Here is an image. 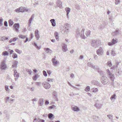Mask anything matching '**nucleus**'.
Segmentation results:
<instances>
[{
	"label": "nucleus",
	"instance_id": "f257e3e1",
	"mask_svg": "<svg viewBox=\"0 0 122 122\" xmlns=\"http://www.w3.org/2000/svg\"><path fill=\"white\" fill-rule=\"evenodd\" d=\"M85 29L83 28L82 29L78 28L76 32V34H79L81 36V37L83 39H85L87 37L89 36L90 35L91 31L87 30H86L85 34L84 33V31Z\"/></svg>",
	"mask_w": 122,
	"mask_h": 122
},
{
	"label": "nucleus",
	"instance_id": "f03ea898",
	"mask_svg": "<svg viewBox=\"0 0 122 122\" xmlns=\"http://www.w3.org/2000/svg\"><path fill=\"white\" fill-rule=\"evenodd\" d=\"M101 81L102 83L105 85L109 82L108 80L107 77L105 76H102L101 78Z\"/></svg>",
	"mask_w": 122,
	"mask_h": 122
},
{
	"label": "nucleus",
	"instance_id": "7ed1b4c3",
	"mask_svg": "<svg viewBox=\"0 0 122 122\" xmlns=\"http://www.w3.org/2000/svg\"><path fill=\"white\" fill-rule=\"evenodd\" d=\"M99 44V41L98 40H93L91 42L92 46L95 48H96L98 47Z\"/></svg>",
	"mask_w": 122,
	"mask_h": 122
},
{
	"label": "nucleus",
	"instance_id": "20e7f679",
	"mask_svg": "<svg viewBox=\"0 0 122 122\" xmlns=\"http://www.w3.org/2000/svg\"><path fill=\"white\" fill-rule=\"evenodd\" d=\"M97 54L99 56H102L103 55L104 51L102 47H100L96 51Z\"/></svg>",
	"mask_w": 122,
	"mask_h": 122
},
{
	"label": "nucleus",
	"instance_id": "39448f33",
	"mask_svg": "<svg viewBox=\"0 0 122 122\" xmlns=\"http://www.w3.org/2000/svg\"><path fill=\"white\" fill-rule=\"evenodd\" d=\"M107 74L108 76L110 78L112 81H114V76L111 73L109 69H107L106 70Z\"/></svg>",
	"mask_w": 122,
	"mask_h": 122
},
{
	"label": "nucleus",
	"instance_id": "423d86ee",
	"mask_svg": "<svg viewBox=\"0 0 122 122\" xmlns=\"http://www.w3.org/2000/svg\"><path fill=\"white\" fill-rule=\"evenodd\" d=\"M7 67V65L5 63V60L2 61L0 65V68L2 70H5Z\"/></svg>",
	"mask_w": 122,
	"mask_h": 122
},
{
	"label": "nucleus",
	"instance_id": "0eeeda50",
	"mask_svg": "<svg viewBox=\"0 0 122 122\" xmlns=\"http://www.w3.org/2000/svg\"><path fill=\"white\" fill-rule=\"evenodd\" d=\"M56 57L53 58L51 59V61L53 65L54 66H56L59 63V61H57L56 58Z\"/></svg>",
	"mask_w": 122,
	"mask_h": 122
},
{
	"label": "nucleus",
	"instance_id": "6e6552de",
	"mask_svg": "<svg viewBox=\"0 0 122 122\" xmlns=\"http://www.w3.org/2000/svg\"><path fill=\"white\" fill-rule=\"evenodd\" d=\"M42 85L46 89H49L51 86V85L48 82H44L43 83Z\"/></svg>",
	"mask_w": 122,
	"mask_h": 122
},
{
	"label": "nucleus",
	"instance_id": "1a4fd4ad",
	"mask_svg": "<svg viewBox=\"0 0 122 122\" xmlns=\"http://www.w3.org/2000/svg\"><path fill=\"white\" fill-rule=\"evenodd\" d=\"M118 41V40L117 39H113L112 40L111 42H109L108 43V45L109 46H112L114 44L117 43Z\"/></svg>",
	"mask_w": 122,
	"mask_h": 122
},
{
	"label": "nucleus",
	"instance_id": "9d476101",
	"mask_svg": "<svg viewBox=\"0 0 122 122\" xmlns=\"http://www.w3.org/2000/svg\"><path fill=\"white\" fill-rule=\"evenodd\" d=\"M14 77H15V81H16L18 79L19 77V73L17 72L16 70L15 69H14Z\"/></svg>",
	"mask_w": 122,
	"mask_h": 122
},
{
	"label": "nucleus",
	"instance_id": "9b49d317",
	"mask_svg": "<svg viewBox=\"0 0 122 122\" xmlns=\"http://www.w3.org/2000/svg\"><path fill=\"white\" fill-rule=\"evenodd\" d=\"M91 83L92 84L95 85L99 86H102V85L98 81L95 80H92L91 81Z\"/></svg>",
	"mask_w": 122,
	"mask_h": 122
},
{
	"label": "nucleus",
	"instance_id": "f8f14e48",
	"mask_svg": "<svg viewBox=\"0 0 122 122\" xmlns=\"http://www.w3.org/2000/svg\"><path fill=\"white\" fill-rule=\"evenodd\" d=\"M14 29L17 32H18L19 28V23H15L13 25Z\"/></svg>",
	"mask_w": 122,
	"mask_h": 122
},
{
	"label": "nucleus",
	"instance_id": "ddd939ff",
	"mask_svg": "<svg viewBox=\"0 0 122 122\" xmlns=\"http://www.w3.org/2000/svg\"><path fill=\"white\" fill-rule=\"evenodd\" d=\"M71 108L72 110L75 112H78L80 111L79 108L76 106H72Z\"/></svg>",
	"mask_w": 122,
	"mask_h": 122
},
{
	"label": "nucleus",
	"instance_id": "4468645a",
	"mask_svg": "<svg viewBox=\"0 0 122 122\" xmlns=\"http://www.w3.org/2000/svg\"><path fill=\"white\" fill-rule=\"evenodd\" d=\"M67 45L63 43L62 46V50L64 52H66L68 50Z\"/></svg>",
	"mask_w": 122,
	"mask_h": 122
},
{
	"label": "nucleus",
	"instance_id": "2eb2a0df",
	"mask_svg": "<svg viewBox=\"0 0 122 122\" xmlns=\"http://www.w3.org/2000/svg\"><path fill=\"white\" fill-rule=\"evenodd\" d=\"M44 49L45 52L49 54H51L52 52V51L49 48H44Z\"/></svg>",
	"mask_w": 122,
	"mask_h": 122
},
{
	"label": "nucleus",
	"instance_id": "dca6fc26",
	"mask_svg": "<svg viewBox=\"0 0 122 122\" xmlns=\"http://www.w3.org/2000/svg\"><path fill=\"white\" fill-rule=\"evenodd\" d=\"M18 63L17 61L15 60L14 61V63L12 66V68H16L17 67V65Z\"/></svg>",
	"mask_w": 122,
	"mask_h": 122
},
{
	"label": "nucleus",
	"instance_id": "f3484780",
	"mask_svg": "<svg viewBox=\"0 0 122 122\" xmlns=\"http://www.w3.org/2000/svg\"><path fill=\"white\" fill-rule=\"evenodd\" d=\"M117 96L116 94H114L111 96L110 98V99L112 102H114L115 100L116 99Z\"/></svg>",
	"mask_w": 122,
	"mask_h": 122
},
{
	"label": "nucleus",
	"instance_id": "a211bd4d",
	"mask_svg": "<svg viewBox=\"0 0 122 122\" xmlns=\"http://www.w3.org/2000/svg\"><path fill=\"white\" fill-rule=\"evenodd\" d=\"M95 106L97 108L100 109L101 108L102 105L100 103H97L95 104Z\"/></svg>",
	"mask_w": 122,
	"mask_h": 122
},
{
	"label": "nucleus",
	"instance_id": "6ab92c4d",
	"mask_svg": "<svg viewBox=\"0 0 122 122\" xmlns=\"http://www.w3.org/2000/svg\"><path fill=\"white\" fill-rule=\"evenodd\" d=\"M34 18V16L33 15H32L30 18L28 22V25L29 26H30L31 25V23L32 20Z\"/></svg>",
	"mask_w": 122,
	"mask_h": 122
},
{
	"label": "nucleus",
	"instance_id": "aec40b11",
	"mask_svg": "<svg viewBox=\"0 0 122 122\" xmlns=\"http://www.w3.org/2000/svg\"><path fill=\"white\" fill-rule=\"evenodd\" d=\"M39 105L40 106H42L43 105L44 103L43 99L42 98H40L39 99Z\"/></svg>",
	"mask_w": 122,
	"mask_h": 122
},
{
	"label": "nucleus",
	"instance_id": "412c9836",
	"mask_svg": "<svg viewBox=\"0 0 122 122\" xmlns=\"http://www.w3.org/2000/svg\"><path fill=\"white\" fill-rule=\"evenodd\" d=\"M35 36L37 40H38L40 37V35L39 34V31L38 30H35Z\"/></svg>",
	"mask_w": 122,
	"mask_h": 122
},
{
	"label": "nucleus",
	"instance_id": "4be33fe9",
	"mask_svg": "<svg viewBox=\"0 0 122 122\" xmlns=\"http://www.w3.org/2000/svg\"><path fill=\"white\" fill-rule=\"evenodd\" d=\"M57 5L58 7L61 8L62 7V3L61 1L60 0H58L57 1Z\"/></svg>",
	"mask_w": 122,
	"mask_h": 122
},
{
	"label": "nucleus",
	"instance_id": "5701e85b",
	"mask_svg": "<svg viewBox=\"0 0 122 122\" xmlns=\"http://www.w3.org/2000/svg\"><path fill=\"white\" fill-rule=\"evenodd\" d=\"M50 21L52 25L53 26H55L56 24L55 19H51L50 20Z\"/></svg>",
	"mask_w": 122,
	"mask_h": 122
},
{
	"label": "nucleus",
	"instance_id": "b1692460",
	"mask_svg": "<svg viewBox=\"0 0 122 122\" xmlns=\"http://www.w3.org/2000/svg\"><path fill=\"white\" fill-rule=\"evenodd\" d=\"M65 10L66 12V15L67 16V17L68 18V15L69 12H70L71 11V9L69 8H65Z\"/></svg>",
	"mask_w": 122,
	"mask_h": 122
},
{
	"label": "nucleus",
	"instance_id": "393cba45",
	"mask_svg": "<svg viewBox=\"0 0 122 122\" xmlns=\"http://www.w3.org/2000/svg\"><path fill=\"white\" fill-rule=\"evenodd\" d=\"M38 76V75L37 74H35V75L32 77L34 81H36L39 77Z\"/></svg>",
	"mask_w": 122,
	"mask_h": 122
},
{
	"label": "nucleus",
	"instance_id": "a878e982",
	"mask_svg": "<svg viewBox=\"0 0 122 122\" xmlns=\"http://www.w3.org/2000/svg\"><path fill=\"white\" fill-rule=\"evenodd\" d=\"M88 65L93 69H95V66L91 62H89L87 63Z\"/></svg>",
	"mask_w": 122,
	"mask_h": 122
},
{
	"label": "nucleus",
	"instance_id": "bb28decb",
	"mask_svg": "<svg viewBox=\"0 0 122 122\" xmlns=\"http://www.w3.org/2000/svg\"><path fill=\"white\" fill-rule=\"evenodd\" d=\"M2 56H8L9 55V53L7 51H5L2 53Z\"/></svg>",
	"mask_w": 122,
	"mask_h": 122
},
{
	"label": "nucleus",
	"instance_id": "cd10ccee",
	"mask_svg": "<svg viewBox=\"0 0 122 122\" xmlns=\"http://www.w3.org/2000/svg\"><path fill=\"white\" fill-rule=\"evenodd\" d=\"M41 119L38 118H35L33 120V122H41Z\"/></svg>",
	"mask_w": 122,
	"mask_h": 122
},
{
	"label": "nucleus",
	"instance_id": "c85d7f7f",
	"mask_svg": "<svg viewBox=\"0 0 122 122\" xmlns=\"http://www.w3.org/2000/svg\"><path fill=\"white\" fill-rule=\"evenodd\" d=\"M53 95L56 98H57V92L55 91H54L53 92Z\"/></svg>",
	"mask_w": 122,
	"mask_h": 122
},
{
	"label": "nucleus",
	"instance_id": "c756f323",
	"mask_svg": "<svg viewBox=\"0 0 122 122\" xmlns=\"http://www.w3.org/2000/svg\"><path fill=\"white\" fill-rule=\"evenodd\" d=\"M54 35L55 37V38L56 39L57 41H58L59 40V37L58 36V33L56 32L54 33Z\"/></svg>",
	"mask_w": 122,
	"mask_h": 122
},
{
	"label": "nucleus",
	"instance_id": "7c9ffc66",
	"mask_svg": "<svg viewBox=\"0 0 122 122\" xmlns=\"http://www.w3.org/2000/svg\"><path fill=\"white\" fill-rule=\"evenodd\" d=\"M107 65L108 66L110 67H111L112 66V65L111 61H108L107 63Z\"/></svg>",
	"mask_w": 122,
	"mask_h": 122
},
{
	"label": "nucleus",
	"instance_id": "2f4dec72",
	"mask_svg": "<svg viewBox=\"0 0 122 122\" xmlns=\"http://www.w3.org/2000/svg\"><path fill=\"white\" fill-rule=\"evenodd\" d=\"M92 118H93V119L95 120H97L99 118L98 117H96V115H94L92 116Z\"/></svg>",
	"mask_w": 122,
	"mask_h": 122
},
{
	"label": "nucleus",
	"instance_id": "473e14b6",
	"mask_svg": "<svg viewBox=\"0 0 122 122\" xmlns=\"http://www.w3.org/2000/svg\"><path fill=\"white\" fill-rule=\"evenodd\" d=\"M19 37L20 38L24 39L26 38V36L22 35H19Z\"/></svg>",
	"mask_w": 122,
	"mask_h": 122
},
{
	"label": "nucleus",
	"instance_id": "72a5a7b5",
	"mask_svg": "<svg viewBox=\"0 0 122 122\" xmlns=\"http://www.w3.org/2000/svg\"><path fill=\"white\" fill-rule=\"evenodd\" d=\"M92 90V92H96L98 91V89L97 88H93Z\"/></svg>",
	"mask_w": 122,
	"mask_h": 122
},
{
	"label": "nucleus",
	"instance_id": "f704fd0d",
	"mask_svg": "<svg viewBox=\"0 0 122 122\" xmlns=\"http://www.w3.org/2000/svg\"><path fill=\"white\" fill-rule=\"evenodd\" d=\"M7 51L8 53H9V54L10 55L11 54L14 52V51L13 50H11L10 49H8L7 50Z\"/></svg>",
	"mask_w": 122,
	"mask_h": 122
},
{
	"label": "nucleus",
	"instance_id": "c9c22d12",
	"mask_svg": "<svg viewBox=\"0 0 122 122\" xmlns=\"http://www.w3.org/2000/svg\"><path fill=\"white\" fill-rule=\"evenodd\" d=\"M90 87L89 86H87L85 89V91L86 92H88L90 91Z\"/></svg>",
	"mask_w": 122,
	"mask_h": 122
},
{
	"label": "nucleus",
	"instance_id": "e433bc0d",
	"mask_svg": "<svg viewBox=\"0 0 122 122\" xmlns=\"http://www.w3.org/2000/svg\"><path fill=\"white\" fill-rule=\"evenodd\" d=\"M9 25H12L14 23L13 21L11 19L9 20Z\"/></svg>",
	"mask_w": 122,
	"mask_h": 122
},
{
	"label": "nucleus",
	"instance_id": "4c0bfd02",
	"mask_svg": "<svg viewBox=\"0 0 122 122\" xmlns=\"http://www.w3.org/2000/svg\"><path fill=\"white\" fill-rule=\"evenodd\" d=\"M111 54L113 56H115L116 53L114 50H112L111 52Z\"/></svg>",
	"mask_w": 122,
	"mask_h": 122
},
{
	"label": "nucleus",
	"instance_id": "58836bf2",
	"mask_svg": "<svg viewBox=\"0 0 122 122\" xmlns=\"http://www.w3.org/2000/svg\"><path fill=\"white\" fill-rule=\"evenodd\" d=\"M9 99L10 97H6L5 98V103H7L9 101Z\"/></svg>",
	"mask_w": 122,
	"mask_h": 122
},
{
	"label": "nucleus",
	"instance_id": "ea45409f",
	"mask_svg": "<svg viewBox=\"0 0 122 122\" xmlns=\"http://www.w3.org/2000/svg\"><path fill=\"white\" fill-rule=\"evenodd\" d=\"M120 31L119 30L116 29V30L114 32V33H115V35H117L119 33Z\"/></svg>",
	"mask_w": 122,
	"mask_h": 122
},
{
	"label": "nucleus",
	"instance_id": "a19ab883",
	"mask_svg": "<svg viewBox=\"0 0 122 122\" xmlns=\"http://www.w3.org/2000/svg\"><path fill=\"white\" fill-rule=\"evenodd\" d=\"M33 45L35 46V47L37 49H40V48L38 46L36 43H34L33 44Z\"/></svg>",
	"mask_w": 122,
	"mask_h": 122
},
{
	"label": "nucleus",
	"instance_id": "79ce46f5",
	"mask_svg": "<svg viewBox=\"0 0 122 122\" xmlns=\"http://www.w3.org/2000/svg\"><path fill=\"white\" fill-rule=\"evenodd\" d=\"M53 115L52 113H49L48 114V116L49 118L51 119V118L53 116Z\"/></svg>",
	"mask_w": 122,
	"mask_h": 122
},
{
	"label": "nucleus",
	"instance_id": "37998d69",
	"mask_svg": "<svg viewBox=\"0 0 122 122\" xmlns=\"http://www.w3.org/2000/svg\"><path fill=\"white\" fill-rule=\"evenodd\" d=\"M26 71L29 73V74L30 75H31L32 72V71L30 69H27L26 70Z\"/></svg>",
	"mask_w": 122,
	"mask_h": 122
},
{
	"label": "nucleus",
	"instance_id": "c03bdc74",
	"mask_svg": "<svg viewBox=\"0 0 122 122\" xmlns=\"http://www.w3.org/2000/svg\"><path fill=\"white\" fill-rule=\"evenodd\" d=\"M12 56L13 58L15 59L17 58V55L16 53H13Z\"/></svg>",
	"mask_w": 122,
	"mask_h": 122
},
{
	"label": "nucleus",
	"instance_id": "a18cd8bd",
	"mask_svg": "<svg viewBox=\"0 0 122 122\" xmlns=\"http://www.w3.org/2000/svg\"><path fill=\"white\" fill-rule=\"evenodd\" d=\"M15 51L19 54H21L22 53V51L17 49H15Z\"/></svg>",
	"mask_w": 122,
	"mask_h": 122
},
{
	"label": "nucleus",
	"instance_id": "49530a36",
	"mask_svg": "<svg viewBox=\"0 0 122 122\" xmlns=\"http://www.w3.org/2000/svg\"><path fill=\"white\" fill-rule=\"evenodd\" d=\"M107 116L111 120H112L113 119V116L111 115H108Z\"/></svg>",
	"mask_w": 122,
	"mask_h": 122
},
{
	"label": "nucleus",
	"instance_id": "de8ad7c7",
	"mask_svg": "<svg viewBox=\"0 0 122 122\" xmlns=\"http://www.w3.org/2000/svg\"><path fill=\"white\" fill-rule=\"evenodd\" d=\"M53 79L48 78H47L46 81L49 82L50 81L52 82L53 81Z\"/></svg>",
	"mask_w": 122,
	"mask_h": 122
},
{
	"label": "nucleus",
	"instance_id": "09e8293b",
	"mask_svg": "<svg viewBox=\"0 0 122 122\" xmlns=\"http://www.w3.org/2000/svg\"><path fill=\"white\" fill-rule=\"evenodd\" d=\"M37 98H34L33 99H32L31 100L33 102V103L35 104L34 102H37Z\"/></svg>",
	"mask_w": 122,
	"mask_h": 122
},
{
	"label": "nucleus",
	"instance_id": "8fccbe9b",
	"mask_svg": "<svg viewBox=\"0 0 122 122\" xmlns=\"http://www.w3.org/2000/svg\"><path fill=\"white\" fill-rule=\"evenodd\" d=\"M3 21V19L2 17H1L0 18V26H2V21Z\"/></svg>",
	"mask_w": 122,
	"mask_h": 122
},
{
	"label": "nucleus",
	"instance_id": "3c124183",
	"mask_svg": "<svg viewBox=\"0 0 122 122\" xmlns=\"http://www.w3.org/2000/svg\"><path fill=\"white\" fill-rule=\"evenodd\" d=\"M56 107L54 105H53L51 106H49L48 107V109H52Z\"/></svg>",
	"mask_w": 122,
	"mask_h": 122
},
{
	"label": "nucleus",
	"instance_id": "603ef678",
	"mask_svg": "<svg viewBox=\"0 0 122 122\" xmlns=\"http://www.w3.org/2000/svg\"><path fill=\"white\" fill-rule=\"evenodd\" d=\"M25 7H20V8L19 9H20V12H23L24 11V10L25 9Z\"/></svg>",
	"mask_w": 122,
	"mask_h": 122
},
{
	"label": "nucleus",
	"instance_id": "864d4df0",
	"mask_svg": "<svg viewBox=\"0 0 122 122\" xmlns=\"http://www.w3.org/2000/svg\"><path fill=\"white\" fill-rule=\"evenodd\" d=\"M43 75L45 76L46 77L47 76V74L45 70H43Z\"/></svg>",
	"mask_w": 122,
	"mask_h": 122
},
{
	"label": "nucleus",
	"instance_id": "5fc2aeb1",
	"mask_svg": "<svg viewBox=\"0 0 122 122\" xmlns=\"http://www.w3.org/2000/svg\"><path fill=\"white\" fill-rule=\"evenodd\" d=\"M47 73L48 75L49 76H50L52 73V71L51 70H47Z\"/></svg>",
	"mask_w": 122,
	"mask_h": 122
},
{
	"label": "nucleus",
	"instance_id": "6e6d98bb",
	"mask_svg": "<svg viewBox=\"0 0 122 122\" xmlns=\"http://www.w3.org/2000/svg\"><path fill=\"white\" fill-rule=\"evenodd\" d=\"M5 90L7 91H8L9 90V89L8 88V86L7 85H6L5 86Z\"/></svg>",
	"mask_w": 122,
	"mask_h": 122
},
{
	"label": "nucleus",
	"instance_id": "4d7b16f0",
	"mask_svg": "<svg viewBox=\"0 0 122 122\" xmlns=\"http://www.w3.org/2000/svg\"><path fill=\"white\" fill-rule=\"evenodd\" d=\"M93 27V30H96L97 29V26L95 25H94L92 26Z\"/></svg>",
	"mask_w": 122,
	"mask_h": 122
},
{
	"label": "nucleus",
	"instance_id": "13d9d810",
	"mask_svg": "<svg viewBox=\"0 0 122 122\" xmlns=\"http://www.w3.org/2000/svg\"><path fill=\"white\" fill-rule=\"evenodd\" d=\"M5 36H4L0 38V40L4 41L5 40Z\"/></svg>",
	"mask_w": 122,
	"mask_h": 122
},
{
	"label": "nucleus",
	"instance_id": "bf43d9fd",
	"mask_svg": "<svg viewBox=\"0 0 122 122\" xmlns=\"http://www.w3.org/2000/svg\"><path fill=\"white\" fill-rule=\"evenodd\" d=\"M66 29L64 31L65 33L67 34L69 31V30L68 29H67L66 27Z\"/></svg>",
	"mask_w": 122,
	"mask_h": 122
},
{
	"label": "nucleus",
	"instance_id": "052dcab7",
	"mask_svg": "<svg viewBox=\"0 0 122 122\" xmlns=\"http://www.w3.org/2000/svg\"><path fill=\"white\" fill-rule=\"evenodd\" d=\"M120 1L119 0H116L115 1V3L116 5L118 4L120 2Z\"/></svg>",
	"mask_w": 122,
	"mask_h": 122
},
{
	"label": "nucleus",
	"instance_id": "680f3d73",
	"mask_svg": "<svg viewBox=\"0 0 122 122\" xmlns=\"http://www.w3.org/2000/svg\"><path fill=\"white\" fill-rule=\"evenodd\" d=\"M98 72L100 74H103V72L101 69L99 70Z\"/></svg>",
	"mask_w": 122,
	"mask_h": 122
},
{
	"label": "nucleus",
	"instance_id": "e2e57ef3",
	"mask_svg": "<svg viewBox=\"0 0 122 122\" xmlns=\"http://www.w3.org/2000/svg\"><path fill=\"white\" fill-rule=\"evenodd\" d=\"M41 82H36V85L37 86H40V85L41 84Z\"/></svg>",
	"mask_w": 122,
	"mask_h": 122
},
{
	"label": "nucleus",
	"instance_id": "0e129e2a",
	"mask_svg": "<svg viewBox=\"0 0 122 122\" xmlns=\"http://www.w3.org/2000/svg\"><path fill=\"white\" fill-rule=\"evenodd\" d=\"M20 9H19V8H18L16 9L15 10V11L17 12H20Z\"/></svg>",
	"mask_w": 122,
	"mask_h": 122
},
{
	"label": "nucleus",
	"instance_id": "69168bd1",
	"mask_svg": "<svg viewBox=\"0 0 122 122\" xmlns=\"http://www.w3.org/2000/svg\"><path fill=\"white\" fill-rule=\"evenodd\" d=\"M117 66H113L111 68V69H115L117 67Z\"/></svg>",
	"mask_w": 122,
	"mask_h": 122
},
{
	"label": "nucleus",
	"instance_id": "338daca9",
	"mask_svg": "<svg viewBox=\"0 0 122 122\" xmlns=\"http://www.w3.org/2000/svg\"><path fill=\"white\" fill-rule=\"evenodd\" d=\"M94 58L95 60H97L98 58V56L97 55H94Z\"/></svg>",
	"mask_w": 122,
	"mask_h": 122
},
{
	"label": "nucleus",
	"instance_id": "774afa93",
	"mask_svg": "<svg viewBox=\"0 0 122 122\" xmlns=\"http://www.w3.org/2000/svg\"><path fill=\"white\" fill-rule=\"evenodd\" d=\"M38 2H36L35 4H33L34 6V7H35L38 4Z\"/></svg>",
	"mask_w": 122,
	"mask_h": 122
}]
</instances>
